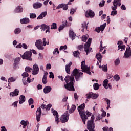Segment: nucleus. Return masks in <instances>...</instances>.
Listing matches in <instances>:
<instances>
[{"label": "nucleus", "instance_id": "6", "mask_svg": "<svg viewBox=\"0 0 131 131\" xmlns=\"http://www.w3.org/2000/svg\"><path fill=\"white\" fill-rule=\"evenodd\" d=\"M32 56V52H31V51H26L23 55H20V57L23 60H28V61L32 60V58H31Z\"/></svg>", "mask_w": 131, "mask_h": 131}, {"label": "nucleus", "instance_id": "11", "mask_svg": "<svg viewBox=\"0 0 131 131\" xmlns=\"http://www.w3.org/2000/svg\"><path fill=\"white\" fill-rule=\"evenodd\" d=\"M106 25L107 23H104L103 25H101L100 27H96L95 31H96V32H98V33H100V31L103 32Z\"/></svg>", "mask_w": 131, "mask_h": 131}, {"label": "nucleus", "instance_id": "50", "mask_svg": "<svg viewBox=\"0 0 131 131\" xmlns=\"http://www.w3.org/2000/svg\"><path fill=\"white\" fill-rule=\"evenodd\" d=\"M64 4H59L57 7L56 9L57 10L59 9H61V8H63L64 7Z\"/></svg>", "mask_w": 131, "mask_h": 131}, {"label": "nucleus", "instance_id": "25", "mask_svg": "<svg viewBox=\"0 0 131 131\" xmlns=\"http://www.w3.org/2000/svg\"><path fill=\"white\" fill-rule=\"evenodd\" d=\"M96 58L97 59L98 62L100 63L102 61V58H103V56L101 55L100 53H98L96 55Z\"/></svg>", "mask_w": 131, "mask_h": 131}, {"label": "nucleus", "instance_id": "57", "mask_svg": "<svg viewBox=\"0 0 131 131\" xmlns=\"http://www.w3.org/2000/svg\"><path fill=\"white\" fill-rule=\"evenodd\" d=\"M120 63V61L119 60V59H117L115 61V65H119V64Z\"/></svg>", "mask_w": 131, "mask_h": 131}, {"label": "nucleus", "instance_id": "58", "mask_svg": "<svg viewBox=\"0 0 131 131\" xmlns=\"http://www.w3.org/2000/svg\"><path fill=\"white\" fill-rule=\"evenodd\" d=\"M64 28L65 27L63 25L60 26L58 29L59 31H61V30H63V29H64Z\"/></svg>", "mask_w": 131, "mask_h": 131}, {"label": "nucleus", "instance_id": "63", "mask_svg": "<svg viewBox=\"0 0 131 131\" xmlns=\"http://www.w3.org/2000/svg\"><path fill=\"white\" fill-rule=\"evenodd\" d=\"M37 88L38 89V90H41L42 89V85H40V84H39L37 86Z\"/></svg>", "mask_w": 131, "mask_h": 131}, {"label": "nucleus", "instance_id": "33", "mask_svg": "<svg viewBox=\"0 0 131 131\" xmlns=\"http://www.w3.org/2000/svg\"><path fill=\"white\" fill-rule=\"evenodd\" d=\"M93 92H90L86 94V99H91L92 98Z\"/></svg>", "mask_w": 131, "mask_h": 131}, {"label": "nucleus", "instance_id": "5", "mask_svg": "<svg viewBox=\"0 0 131 131\" xmlns=\"http://www.w3.org/2000/svg\"><path fill=\"white\" fill-rule=\"evenodd\" d=\"M91 43H92V38H89L87 42L85 43L84 47V51H85L86 55H89V53L93 52V49L92 48H90Z\"/></svg>", "mask_w": 131, "mask_h": 131}, {"label": "nucleus", "instance_id": "15", "mask_svg": "<svg viewBox=\"0 0 131 131\" xmlns=\"http://www.w3.org/2000/svg\"><path fill=\"white\" fill-rule=\"evenodd\" d=\"M41 29H42L43 31H46V33H50V26H47L46 24H42L41 25Z\"/></svg>", "mask_w": 131, "mask_h": 131}, {"label": "nucleus", "instance_id": "42", "mask_svg": "<svg viewBox=\"0 0 131 131\" xmlns=\"http://www.w3.org/2000/svg\"><path fill=\"white\" fill-rule=\"evenodd\" d=\"M15 80H16V79H15L14 77H11L8 79V82H13V81H15Z\"/></svg>", "mask_w": 131, "mask_h": 131}, {"label": "nucleus", "instance_id": "44", "mask_svg": "<svg viewBox=\"0 0 131 131\" xmlns=\"http://www.w3.org/2000/svg\"><path fill=\"white\" fill-rule=\"evenodd\" d=\"M82 27L83 28V29H88V26H86V23H83L82 24Z\"/></svg>", "mask_w": 131, "mask_h": 131}, {"label": "nucleus", "instance_id": "7", "mask_svg": "<svg viewBox=\"0 0 131 131\" xmlns=\"http://www.w3.org/2000/svg\"><path fill=\"white\" fill-rule=\"evenodd\" d=\"M69 119V114L68 113V111H67L64 113V115H62L60 118V122L61 123H65L68 121Z\"/></svg>", "mask_w": 131, "mask_h": 131}, {"label": "nucleus", "instance_id": "51", "mask_svg": "<svg viewBox=\"0 0 131 131\" xmlns=\"http://www.w3.org/2000/svg\"><path fill=\"white\" fill-rule=\"evenodd\" d=\"M75 12H76V9L72 8L71 9L70 14H71V15H73Z\"/></svg>", "mask_w": 131, "mask_h": 131}, {"label": "nucleus", "instance_id": "30", "mask_svg": "<svg viewBox=\"0 0 131 131\" xmlns=\"http://www.w3.org/2000/svg\"><path fill=\"white\" fill-rule=\"evenodd\" d=\"M99 68H101L102 70L103 71H104L105 72H107L108 71V68L107 66H99Z\"/></svg>", "mask_w": 131, "mask_h": 131}, {"label": "nucleus", "instance_id": "49", "mask_svg": "<svg viewBox=\"0 0 131 131\" xmlns=\"http://www.w3.org/2000/svg\"><path fill=\"white\" fill-rule=\"evenodd\" d=\"M42 82L43 83V84H47V77H43V78L42 79Z\"/></svg>", "mask_w": 131, "mask_h": 131}, {"label": "nucleus", "instance_id": "14", "mask_svg": "<svg viewBox=\"0 0 131 131\" xmlns=\"http://www.w3.org/2000/svg\"><path fill=\"white\" fill-rule=\"evenodd\" d=\"M36 120L37 122L40 121V117L41 116V108L39 107L36 111Z\"/></svg>", "mask_w": 131, "mask_h": 131}, {"label": "nucleus", "instance_id": "2", "mask_svg": "<svg viewBox=\"0 0 131 131\" xmlns=\"http://www.w3.org/2000/svg\"><path fill=\"white\" fill-rule=\"evenodd\" d=\"M84 108H85V104L83 103L78 107V111L79 113V114L82 120L83 123L84 124H85V121L86 119H88V116H86V115H85V112L83 111L84 110Z\"/></svg>", "mask_w": 131, "mask_h": 131}, {"label": "nucleus", "instance_id": "34", "mask_svg": "<svg viewBox=\"0 0 131 131\" xmlns=\"http://www.w3.org/2000/svg\"><path fill=\"white\" fill-rule=\"evenodd\" d=\"M70 66H66V71L68 74H70Z\"/></svg>", "mask_w": 131, "mask_h": 131}, {"label": "nucleus", "instance_id": "28", "mask_svg": "<svg viewBox=\"0 0 131 131\" xmlns=\"http://www.w3.org/2000/svg\"><path fill=\"white\" fill-rule=\"evenodd\" d=\"M79 55H80V53L78 50L73 52V55L75 58H78L79 57Z\"/></svg>", "mask_w": 131, "mask_h": 131}, {"label": "nucleus", "instance_id": "43", "mask_svg": "<svg viewBox=\"0 0 131 131\" xmlns=\"http://www.w3.org/2000/svg\"><path fill=\"white\" fill-rule=\"evenodd\" d=\"M103 118H102V116L100 114H98L97 115L96 117V120H101Z\"/></svg>", "mask_w": 131, "mask_h": 131}, {"label": "nucleus", "instance_id": "60", "mask_svg": "<svg viewBox=\"0 0 131 131\" xmlns=\"http://www.w3.org/2000/svg\"><path fill=\"white\" fill-rule=\"evenodd\" d=\"M86 114L88 119L89 116H91L92 115V113L89 112V111H86Z\"/></svg>", "mask_w": 131, "mask_h": 131}, {"label": "nucleus", "instance_id": "32", "mask_svg": "<svg viewBox=\"0 0 131 131\" xmlns=\"http://www.w3.org/2000/svg\"><path fill=\"white\" fill-rule=\"evenodd\" d=\"M51 29H57V24L55 23H52L51 26Z\"/></svg>", "mask_w": 131, "mask_h": 131}, {"label": "nucleus", "instance_id": "13", "mask_svg": "<svg viewBox=\"0 0 131 131\" xmlns=\"http://www.w3.org/2000/svg\"><path fill=\"white\" fill-rule=\"evenodd\" d=\"M53 114L55 117V122L58 124L60 122V119L59 118V114L56 110H52Z\"/></svg>", "mask_w": 131, "mask_h": 131}, {"label": "nucleus", "instance_id": "10", "mask_svg": "<svg viewBox=\"0 0 131 131\" xmlns=\"http://www.w3.org/2000/svg\"><path fill=\"white\" fill-rule=\"evenodd\" d=\"M81 69H82V72H85V73H87V74H89V75H91L92 74V73L91 72V68L88 66H81Z\"/></svg>", "mask_w": 131, "mask_h": 131}, {"label": "nucleus", "instance_id": "8", "mask_svg": "<svg viewBox=\"0 0 131 131\" xmlns=\"http://www.w3.org/2000/svg\"><path fill=\"white\" fill-rule=\"evenodd\" d=\"M35 46H36L38 50H42L45 49V47H43V45H42V41L41 39L36 40Z\"/></svg>", "mask_w": 131, "mask_h": 131}, {"label": "nucleus", "instance_id": "12", "mask_svg": "<svg viewBox=\"0 0 131 131\" xmlns=\"http://www.w3.org/2000/svg\"><path fill=\"white\" fill-rule=\"evenodd\" d=\"M85 16L87 18H90V17L91 18H94L95 16V13L93 11L89 10L85 12Z\"/></svg>", "mask_w": 131, "mask_h": 131}, {"label": "nucleus", "instance_id": "4", "mask_svg": "<svg viewBox=\"0 0 131 131\" xmlns=\"http://www.w3.org/2000/svg\"><path fill=\"white\" fill-rule=\"evenodd\" d=\"M72 74L73 76H75L76 81H79L80 78H82V77H83V73L79 72L77 69H75L73 71Z\"/></svg>", "mask_w": 131, "mask_h": 131}, {"label": "nucleus", "instance_id": "27", "mask_svg": "<svg viewBox=\"0 0 131 131\" xmlns=\"http://www.w3.org/2000/svg\"><path fill=\"white\" fill-rule=\"evenodd\" d=\"M108 82H109V81H108V79H105L103 82V86L106 90H107V89H108Z\"/></svg>", "mask_w": 131, "mask_h": 131}, {"label": "nucleus", "instance_id": "54", "mask_svg": "<svg viewBox=\"0 0 131 131\" xmlns=\"http://www.w3.org/2000/svg\"><path fill=\"white\" fill-rule=\"evenodd\" d=\"M52 107V105L51 104H49L47 105H46V110H50L51 108Z\"/></svg>", "mask_w": 131, "mask_h": 131}, {"label": "nucleus", "instance_id": "56", "mask_svg": "<svg viewBox=\"0 0 131 131\" xmlns=\"http://www.w3.org/2000/svg\"><path fill=\"white\" fill-rule=\"evenodd\" d=\"M49 74H50V76H49L50 78H54L55 77L54 76V73H53V72H50Z\"/></svg>", "mask_w": 131, "mask_h": 131}, {"label": "nucleus", "instance_id": "48", "mask_svg": "<svg viewBox=\"0 0 131 131\" xmlns=\"http://www.w3.org/2000/svg\"><path fill=\"white\" fill-rule=\"evenodd\" d=\"M59 50L60 51H62V50H67V46L65 45L64 46H61Z\"/></svg>", "mask_w": 131, "mask_h": 131}, {"label": "nucleus", "instance_id": "46", "mask_svg": "<svg viewBox=\"0 0 131 131\" xmlns=\"http://www.w3.org/2000/svg\"><path fill=\"white\" fill-rule=\"evenodd\" d=\"M58 54H59V49H58V48H56L53 51V55H57Z\"/></svg>", "mask_w": 131, "mask_h": 131}, {"label": "nucleus", "instance_id": "36", "mask_svg": "<svg viewBox=\"0 0 131 131\" xmlns=\"http://www.w3.org/2000/svg\"><path fill=\"white\" fill-rule=\"evenodd\" d=\"M21 32V29L20 28H16L14 30L15 34H19Z\"/></svg>", "mask_w": 131, "mask_h": 131}, {"label": "nucleus", "instance_id": "22", "mask_svg": "<svg viewBox=\"0 0 131 131\" xmlns=\"http://www.w3.org/2000/svg\"><path fill=\"white\" fill-rule=\"evenodd\" d=\"M52 91V88L50 86H47L45 87L43 89V92L45 94H49L50 92Z\"/></svg>", "mask_w": 131, "mask_h": 131}, {"label": "nucleus", "instance_id": "19", "mask_svg": "<svg viewBox=\"0 0 131 131\" xmlns=\"http://www.w3.org/2000/svg\"><path fill=\"white\" fill-rule=\"evenodd\" d=\"M42 7V4L39 2H36L33 4V7L34 9H39Z\"/></svg>", "mask_w": 131, "mask_h": 131}, {"label": "nucleus", "instance_id": "45", "mask_svg": "<svg viewBox=\"0 0 131 131\" xmlns=\"http://www.w3.org/2000/svg\"><path fill=\"white\" fill-rule=\"evenodd\" d=\"M99 97V95H98V94H94L93 93V95H92V99H93V100H95V99H97V98H98Z\"/></svg>", "mask_w": 131, "mask_h": 131}, {"label": "nucleus", "instance_id": "47", "mask_svg": "<svg viewBox=\"0 0 131 131\" xmlns=\"http://www.w3.org/2000/svg\"><path fill=\"white\" fill-rule=\"evenodd\" d=\"M88 39V37L84 35L82 37V41H83L84 42H85Z\"/></svg>", "mask_w": 131, "mask_h": 131}, {"label": "nucleus", "instance_id": "26", "mask_svg": "<svg viewBox=\"0 0 131 131\" xmlns=\"http://www.w3.org/2000/svg\"><path fill=\"white\" fill-rule=\"evenodd\" d=\"M25 96L24 95H20L19 97V104H23L25 102Z\"/></svg>", "mask_w": 131, "mask_h": 131}, {"label": "nucleus", "instance_id": "55", "mask_svg": "<svg viewBox=\"0 0 131 131\" xmlns=\"http://www.w3.org/2000/svg\"><path fill=\"white\" fill-rule=\"evenodd\" d=\"M12 106H14V107H15L16 108H17V107H18V101L14 102L12 104Z\"/></svg>", "mask_w": 131, "mask_h": 131}, {"label": "nucleus", "instance_id": "37", "mask_svg": "<svg viewBox=\"0 0 131 131\" xmlns=\"http://www.w3.org/2000/svg\"><path fill=\"white\" fill-rule=\"evenodd\" d=\"M93 87H94V89L95 91H97V90H99V88H100V86H99V84L98 83H95L93 85Z\"/></svg>", "mask_w": 131, "mask_h": 131}, {"label": "nucleus", "instance_id": "24", "mask_svg": "<svg viewBox=\"0 0 131 131\" xmlns=\"http://www.w3.org/2000/svg\"><path fill=\"white\" fill-rule=\"evenodd\" d=\"M15 12V13H22L23 12V8L21 6H18L16 8Z\"/></svg>", "mask_w": 131, "mask_h": 131}, {"label": "nucleus", "instance_id": "61", "mask_svg": "<svg viewBox=\"0 0 131 131\" xmlns=\"http://www.w3.org/2000/svg\"><path fill=\"white\" fill-rule=\"evenodd\" d=\"M78 50H80L81 51L83 49V46L82 45H79L77 47Z\"/></svg>", "mask_w": 131, "mask_h": 131}, {"label": "nucleus", "instance_id": "9", "mask_svg": "<svg viewBox=\"0 0 131 131\" xmlns=\"http://www.w3.org/2000/svg\"><path fill=\"white\" fill-rule=\"evenodd\" d=\"M131 57V50L130 47L126 48L123 56L124 59H129Z\"/></svg>", "mask_w": 131, "mask_h": 131}, {"label": "nucleus", "instance_id": "59", "mask_svg": "<svg viewBox=\"0 0 131 131\" xmlns=\"http://www.w3.org/2000/svg\"><path fill=\"white\" fill-rule=\"evenodd\" d=\"M106 113L105 111H103L102 112V114L101 115V116H102V118L105 117L106 116Z\"/></svg>", "mask_w": 131, "mask_h": 131}, {"label": "nucleus", "instance_id": "52", "mask_svg": "<svg viewBox=\"0 0 131 131\" xmlns=\"http://www.w3.org/2000/svg\"><path fill=\"white\" fill-rule=\"evenodd\" d=\"M22 76H23V77H28V76H29V75L27 72H24L22 74Z\"/></svg>", "mask_w": 131, "mask_h": 131}, {"label": "nucleus", "instance_id": "18", "mask_svg": "<svg viewBox=\"0 0 131 131\" xmlns=\"http://www.w3.org/2000/svg\"><path fill=\"white\" fill-rule=\"evenodd\" d=\"M32 73L33 75H36L37 73H38V71H39V68H38V66H33V69H32Z\"/></svg>", "mask_w": 131, "mask_h": 131}, {"label": "nucleus", "instance_id": "38", "mask_svg": "<svg viewBox=\"0 0 131 131\" xmlns=\"http://www.w3.org/2000/svg\"><path fill=\"white\" fill-rule=\"evenodd\" d=\"M28 123V121H24V120H22L20 122V124H21V125H25V126H27V124Z\"/></svg>", "mask_w": 131, "mask_h": 131}, {"label": "nucleus", "instance_id": "23", "mask_svg": "<svg viewBox=\"0 0 131 131\" xmlns=\"http://www.w3.org/2000/svg\"><path fill=\"white\" fill-rule=\"evenodd\" d=\"M47 16V11H45L42 12L40 15H39L38 17V20H40L41 19H43L44 17H46Z\"/></svg>", "mask_w": 131, "mask_h": 131}, {"label": "nucleus", "instance_id": "64", "mask_svg": "<svg viewBox=\"0 0 131 131\" xmlns=\"http://www.w3.org/2000/svg\"><path fill=\"white\" fill-rule=\"evenodd\" d=\"M1 129V131H7V129H6L5 126H2Z\"/></svg>", "mask_w": 131, "mask_h": 131}, {"label": "nucleus", "instance_id": "35", "mask_svg": "<svg viewBox=\"0 0 131 131\" xmlns=\"http://www.w3.org/2000/svg\"><path fill=\"white\" fill-rule=\"evenodd\" d=\"M30 19H35L36 18V14L35 13H30Z\"/></svg>", "mask_w": 131, "mask_h": 131}, {"label": "nucleus", "instance_id": "29", "mask_svg": "<svg viewBox=\"0 0 131 131\" xmlns=\"http://www.w3.org/2000/svg\"><path fill=\"white\" fill-rule=\"evenodd\" d=\"M20 60H21V58H16L14 61V65H19V63H20Z\"/></svg>", "mask_w": 131, "mask_h": 131}, {"label": "nucleus", "instance_id": "62", "mask_svg": "<svg viewBox=\"0 0 131 131\" xmlns=\"http://www.w3.org/2000/svg\"><path fill=\"white\" fill-rule=\"evenodd\" d=\"M63 9L64 10H68V5L64 4V6L63 7Z\"/></svg>", "mask_w": 131, "mask_h": 131}, {"label": "nucleus", "instance_id": "41", "mask_svg": "<svg viewBox=\"0 0 131 131\" xmlns=\"http://www.w3.org/2000/svg\"><path fill=\"white\" fill-rule=\"evenodd\" d=\"M31 71H32V69H31L29 67H26V68H25V71L26 72H31Z\"/></svg>", "mask_w": 131, "mask_h": 131}, {"label": "nucleus", "instance_id": "1", "mask_svg": "<svg viewBox=\"0 0 131 131\" xmlns=\"http://www.w3.org/2000/svg\"><path fill=\"white\" fill-rule=\"evenodd\" d=\"M64 80L66 82V84H64V88L68 91H75L74 89V83L73 81H74V77L72 76L67 75L64 78Z\"/></svg>", "mask_w": 131, "mask_h": 131}, {"label": "nucleus", "instance_id": "17", "mask_svg": "<svg viewBox=\"0 0 131 131\" xmlns=\"http://www.w3.org/2000/svg\"><path fill=\"white\" fill-rule=\"evenodd\" d=\"M19 90L15 89L13 92H10V96L11 97H17V96H19Z\"/></svg>", "mask_w": 131, "mask_h": 131}, {"label": "nucleus", "instance_id": "31", "mask_svg": "<svg viewBox=\"0 0 131 131\" xmlns=\"http://www.w3.org/2000/svg\"><path fill=\"white\" fill-rule=\"evenodd\" d=\"M114 78L116 80V81H119V80L120 79V77H119V75L116 74L114 76Z\"/></svg>", "mask_w": 131, "mask_h": 131}, {"label": "nucleus", "instance_id": "21", "mask_svg": "<svg viewBox=\"0 0 131 131\" xmlns=\"http://www.w3.org/2000/svg\"><path fill=\"white\" fill-rule=\"evenodd\" d=\"M30 20H29V18L25 17L24 18L20 19V22L21 24H28Z\"/></svg>", "mask_w": 131, "mask_h": 131}, {"label": "nucleus", "instance_id": "39", "mask_svg": "<svg viewBox=\"0 0 131 131\" xmlns=\"http://www.w3.org/2000/svg\"><path fill=\"white\" fill-rule=\"evenodd\" d=\"M29 105L30 106L31 105H32L33 103H34V100H33V99L30 98L28 100Z\"/></svg>", "mask_w": 131, "mask_h": 131}, {"label": "nucleus", "instance_id": "53", "mask_svg": "<svg viewBox=\"0 0 131 131\" xmlns=\"http://www.w3.org/2000/svg\"><path fill=\"white\" fill-rule=\"evenodd\" d=\"M43 46L46 47L47 46V39L46 38H43Z\"/></svg>", "mask_w": 131, "mask_h": 131}, {"label": "nucleus", "instance_id": "16", "mask_svg": "<svg viewBox=\"0 0 131 131\" xmlns=\"http://www.w3.org/2000/svg\"><path fill=\"white\" fill-rule=\"evenodd\" d=\"M117 45H119L118 50H120V52H121L123 50L124 51V50H125V46L122 45V41H118Z\"/></svg>", "mask_w": 131, "mask_h": 131}, {"label": "nucleus", "instance_id": "20", "mask_svg": "<svg viewBox=\"0 0 131 131\" xmlns=\"http://www.w3.org/2000/svg\"><path fill=\"white\" fill-rule=\"evenodd\" d=\"M69 37H70V38H71V39L73 40L74 39H75L76 34H75V33L73 32V31H72V30H70L69 32Z\"/></svg>", "mask_w": 131, "mask_h": 131}, {"label": "nucleus", "instance_id": "40", "mask_svg": "<svg viewBox=\"0 0 131 131\" xmlns=\"http://www.w3.org/2000/svg\"><path fill=\"white\" fill-rule=\"evenodd\" d=\"M105 3H106V2L104 0H103L102 2H101L99 4V6L100 8H102V7H103V6H105Z\"/></svg>", "mask_w": 131, "mask_h": 131}, {"label": "nucleus", "instance_id": "3", "mask_svg": "<svg viewBox=\"0 0 131 131\" xmlns=\"http://www.w3.org/2000/svg\"><path fill=\"white\" fill-rule=\"evenodd\" d=\"M113 5V6L112 7V9L113 11L111 12V16H115V15L117 14V11H116L117 7L121 6V0H114Z\"/></svg>", "mask_w": 131, "mask_h": 131}]
</instances>
